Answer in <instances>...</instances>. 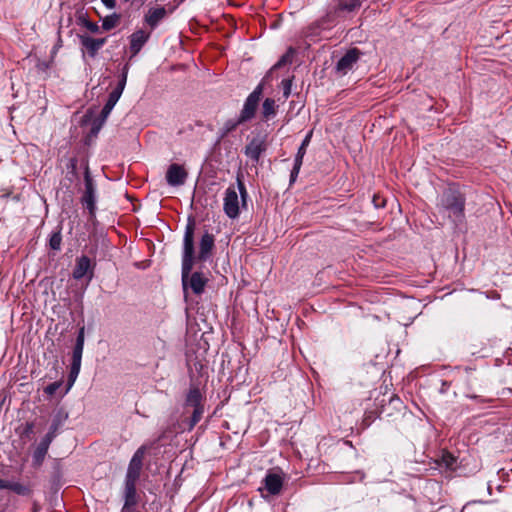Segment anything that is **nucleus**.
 <instances>
[{"mask_svg":"<svg viewBox=\"0 0 512 512\" xmlns=\"http://www.w3.org/2000/svg\"><path fill=\"white\" fill-rule=\"evenodd\" d=\"M441 462L447 469H454L456 466L457 459L451 453H443Z\"/></svg>","mask_w":512,"mask_h":512,"instance_id":"nucleus-33","label":"nucleus"},{"mask_svg":"<svg viewBox=\"0 0 512 512\" xmlns=\"http://www.w3.org/2000/svg\"><path fill=\"white\" fill-rule=\"evenodd\" d=\"M88 273H90L89 279H92L93 268L91 266V260L88 256L82 255L76 259V264L73 269L72 275L75 280H81Z\"/></svg>","mask_w":512,"mask_h":512,"instance_id":"nucleus-17","label":"nucleus"},{"mask_svg":"<svg viewBox=\"0 0 512 512\" xmlns=\"http://www.w3.org/2000/svg\"><path fill=\"white\" fill-rule=\"evenodd\" d=\"M263 92L262 83L258 84L256 88L248 95L246 98L243 108L240 112L241 120H245L246 122L251 120L256 112L258 107L261 95Z\"/></svg>","mask_w":512,"mask_h":512,"instance_id":"nucleus-7","label":"nucleus"},{"mask_svg":"<svg viewBox=\"0 0 512 512\" xmlns=\"http://www.w3.org/2000/svg\"><path fill=\"white\" fill-rule=\"evenodd\" d=\"M35 428L34 422H26L23 426V430L20 433L21 438H30V436L33 434Z\"/></svg>","mask_w":512,"mask_h":512,"instance_id":"nucleus-34","label":"nucleus"},{"mask_svg":"<svg viewBox=\"0 0 512 512\" xmlns=\"http://www.w3.org/2000/svg\"><path fill=\"white\" fill-rule=\"evenodd\" d=\"M129 64L126 63L123 68H122V71H121V74L119 76V80H118V83H117V86L112 90V93H116L117 96L121 97L124 89H125V86H126V83H127V76H128V72H129Z\"/></svg>","mask_w":512,"mask_h":512,"instance_id":"nucleus-28","label":"nucleus"},{"mask_svg":"<svg viewBox=\"0 0 512 512\" xmlns=\"http://www.w3.org/2000/svg\"><path fill=\"white\" fill-rule=\"evenodd\" d=\"M120 19L121 15L118 13L107 15L105 18H103L101 27L104 31H110L119 24Z\"/></svg>","mask_w":512,"mask_h":512,"instance_id":"nucleus-29","label":"nucleus"},{"mask_svg":"<svg viewBox=\"0 0 512 512\" xmlns=\"http://www.w3.org/2000/svg\"><path fill=\"white\" fill-rule=\"evenodd\" d=\"M66 419L67 414H63L62 412H58L57 414H55L52 418L48 432L42 437V439L52 443L53 440L58 435L59 430L63 426Z\"/></svg>","mask_w":512,"mask_h":512,"instance_id":"nucleus-19","label":"nucleus"},{"mask_svg":"<svg viewBox=\"0 0 512 512\" xmlns=\"http://www.w3.org/2000/svg\"><path fill=\"white\" fill-rule=\"evenodd\" d=\"M246 122L245 120H241V116L239 115V117L237 119H229L227 120L223 127H222V136H226L228 135L229 133H231L232 131H234L240 124Z\"/></svg>","mask_w":512,"mask_h":512,"instance_id":"nucleus-30","label":"nucleus"},{"mask_svg":"<svg viewBox=\"0 0 512 512\" xmlns=\"http://www.w3.org/2000/svg\"><path fill=\"white\" fill-rule=\"evenodd\" d=\"M195 227V219L190 216L183 236L181 281L184 293H187V290L191 289L195 295H201L205 291L208 278L201 271L192 272L194 264L196 263L194 247Z\"/></svg>","mask_w":512,"mask_h":512,"instance_id":"nucleus-1","label":"nucleus"},{"mask_svg":"<svg viewBox=\"0 0 512 512\" xmlns=\"http://www.w3.org/2000/svg\"><path fill=\"white\" fill-rule=\"evenodd\" d=\"M119 99L120 97L117 96L116 93L111 92L109 94L108 99L101 110L104 117H108L110 115L111 111L113 110L114 106L116 105Z\"/></svg>","mask_w":512,"mask_h":512,"instance_id":"nucleus-31","label":"nucleus"},{"mask_svg":"<svg viewBox=\"0 0 512 512\" xmlns=\"http://www.w3.org/2000/svg\"><path fill=\"white\" fill-rule=\"evenodd\" d=\"M150 33L143 29H138L129 36V50L131 53L130 58L139 54L144 45L148 42Z\"/></svg>","mask_w":512,"mask_h":512,"instance_id":"nucleus-14","label":"nucleus"},{"mask_svg":"<svg viewBox=\"0 0 512 512\" xmlns=\"http://www.w3.org/2000/svg\"><path fill=\"white\" fill-rule=\"evenodd\" d=\"M188 176L183 166L173 163L166 172V181L170 186H181L185 183Z\"/></svg>","mask_w":512,"mask_h":512,"instance_id":"nucleus-15","label":"nucleus"},{"mask_svg":"<svg viewBox=\"0 0 512 512\" xmlns=\"http://www.w3.org/2000/svg\"><path fill=\"white\" fill-rule=\"evenodd\" d=\"M262 118L266 121L272 119L276 115V102L272 98H266L262 104Z\"/></svg>","mask_w":512,"mask_h":512,"instance_id":"nucleus-26","label":"nucleus"},{"mask_svg":"<svg viewBox=\"0 0 512 512\" xmlns=\"http://www.w3.org/2000/svg\"><path fill=\"white\" fill-rule=\"evenodd\" d=\"M102 126L103 124H101V122L94 120L91 127V134L97 135L101 130Z\"/></svg>","mask_w":512,"mask_h":512,"instance_id":"nucleus-39","label":"nucleus"},{"mask_svg":"<svg viewBox=\"0 0 512 512\" xmlns=\"http://www.w3.org/2000/svg\"><path fill=\"white\" fill-rule=\"evenodd\" d=\"M215 249V236L208 230H205L199 241V251L195 255L196 261L206 262L213 256Z\"/></svg>","mask_w":512,"mask_h":512,"instance_id":"nucleus-8","label":"nucleus"},{"mask_svg":"<svg viewBox=\"0 0 512 512\" xmlns=\"http://www.w3.org/2000/svg\"><path fill=\"white\" fill-rule=\"evenodd\" d=\"M205 400V397L203 393L201 392L200 388L197 385L191 384L190 388L186 394L184 407L188 408H195L204 406L203 401Z\"/></svg>","mask_w":512,"mask_h":512,"instance_id":"nucleus-18","label":"nucleus"},{"mask_svg":"<svg viewBox=\"0 0 512 512\" xmlns=\"http://www.w3.org/2000/svg\"><path fill=\"white\" fill-rule=\"evenodd\" d=\"M372 202H373L375 208H382L385 206V200L377 195L373 196Z\"/></svg>","mask_w":512,"mask_h":512,"instance_id":"nucleus-38","label":"nucleus"},{"mask_svg":"<svg viewBox=\"0 0 512 512\" xmlns=\"http://www.w3.org/2000/svg\"><path fill=\"white\" fill-rule=\"evenodd\" d=\"M62 479V465L60 459H54L52 463V473L50 482L52 486L58 487L61 484Z\"/></svg>","mask_w":512,"mask_h":512,"instance_id":"nucleus-27","label":"nucleus"},{"mask_svg":"<svg viewBox=\"0 0 512 512\" xmlns=\"http://www.w3.org/2000/svg\"><path fill=\"white\" fill-rule=\"evenodd\" d=\"M334 6L333 11H331L327 16L329 17L331 13L338 14L339 12H353L356 9L360 8L362 1L361 0H333Z\"/></svg>","mask_w":512,"mask_h":512,"instance_id":"nucleus-22","label":"nucleus"},{"mask_svg":"<svg viewBox=\"0 0 512 512\" xmlns=\"http://www.w3.org/2000/svg\"><path fill=\"white\" fill-rule=\"evenodd\" d=\"M450 388V382L446 381V380H442L441 381V387L439 389V392L441 394H445Z\"/></svg>","mask_w":512,"mask_h":512,"instance_id":"nucleus-40","label":"nucleus"},{"mask_svg":"<svg viewBox=\"0 0 512 512\" xmlns=\"http://www.w3.org/2000/svg\"><path fill=\"white\" fill-rule=\"evenodd\" d=\"M123 499L124 504L120 512H128L136 510L135 507L138 504L139 496L137 494V484L124 483L123 487Z\"/></svg>","mask_w":512,"mask_h":512,"instance_id":"nucleus-13","label":"nucleus"},{"mask_svg":"<svg viewBox=\"0 0 512 512\" xmlns=\"http://www.w3.org/2000/svg\"><path fill=\"white\" fill-rule=\"evenodd\" d=\"M465 195L458 189H446L439 201V211L447 214L448 218L457 226L465 220Z\"/></svg>","mask_w":512,"mask_h":512,"instance_id":"nucleus-2","label":"nucleus"},{"mask_svg":"<svg viewBox=\"0 0 512 512\" xmlns=\"http://www.w3.org/2000/svg\"><path fill=\"white\" fill-rule=\"evenodd\" d=\"M71 168H72V171L74 172L76 169V159L71 160Z\"/></svg>","mask_w":512,"mask_h":512,"instance_id":"nucleus-43","label":"nucleus"},{"mask_svg":"<svg viewBox=\"0 0 512 512\" xmlns=\"http://www.w3.org/2000/svg\"><path fill=\"white\" fill-rule=\"evenodd\" d=\"M82 50L90 58H95L99 50L105 45L107 38H93L87 34L78 35Z\"/></svg>","mask_w":512,"mask_h":512,"instance_id":"nucleus-12","label":"nucleus"},{"mask_svg":"<svg viewBox=\"0 0 512 512\" xmlns=\"http://www.w3.org/2000/svg\"><path fill=\"white\" fill-rule=\"evenodd\" d=\"M266 136H255L245 146L244 154L254 163H258L261 155L266 151Z\"/></svg>","mask_w":512,"mask_h":512,"instance_id":"nucleus-9","label":"nucleus"},{"mask_svg":"<svg viewBox=\"0 0 512 512\" xmlns=\"http://www.w3.org/2000/svg\"><path fill=\"white\" fill-rule=\"evenodd\" d=\"M291 53H292V49H290L286 54H284L279 60L278 62L272 67L271 70H274V69H278L280 67H282L283 65L287 64L288 62L291 61Z\"/></svg>","mask_w":512,"mask_h":512,"instance_id":"nucleus-36","label":"nucleus"},{"mask_svg":"<svg viewBox=\"0 0 512 512\" xmlns=\"http://www.w3.org/2000/svg\"><path fill=\"white\" fill-rule=\"evenodd\" d=\"M312 134H313L312 131L308 132L307 135L302 140L300 147L298 148V151H297V153L295 155V159H294V165H293V168L290 173V184H293L299 175L301 166L303 164V158L306 154L307 147L310 144Z\"/></svg>","mask_w":512,"mask_h":512,"instance_id":"nucleus-11","label":"nucleus"},{"mask_svg":"<svg viewBox=\"0 0 512 512\" xmlns=\"http://www.w3.org/2000/svg\"><path fill=\"white\" fill-rule=\"evenodd\" d=\"M62 245V226L58 225L48 238V246L51 250L60 251Z\"/></svg>","mask_w":512,"mask_h":512,"instance_id":"nucleus-25","label":"nucleus"},{"mask_svg":"<svg viewBox=\"0 0 512 512\" xmlns=\"http://www.w3.org/2000/svg\"><path fill=\"white\" fill-rule=\"evenodd\" d=\"M264 485L271 495H278L283 487V479L279 474L268 473L264 478Z\"/></svg>","mask_w":512,"mask_h":512,"instance_id":"nucleus-21","label":"nucleus"},{"mask_svg":"<svg viewBox=\"0 0 512 512\" xmlns=\"http://www.w3.org/2000/svg\"><path fill=\"white\" fill-rule=\"evenodd\" d=\"M203 414H204V406H200V407H195L193 408V412H192V415L189 419V429H193L197 423L200 422V420L202 419L203 417Z\"/></svg>","mask_w":512,"mask_h":512,"instance_id":"nucleus-32","label":"nucleus"},{"mask_svg":"<svg viewBox=\"0 0 512 512\" xmlns=\"http://www.w3.org/2000/svg\"><path fill=\"white\" fill-rule=\"evenodd\" d=\"M237 190L240 194L242 207H246L248 192L245 183L240 176L237 177V189L234 185H230L226 190L223 198V211L230 219H236L240 215V205Z\"/></svg>","mask_w":512,"mask_h":512,"instance_id":"nucleus-3","label":"nucleus"},{"mask_svg":"<svg viewBox=\"0 0 512 512\" xmlns=\"http://www.w3.org/2000/svg\"><path fill=\"white\" fill-rule=\"evenodd\" d=\"M107 118H108V117H104V116H103V113L101 112V113H100V115L98 116V118H96L95 120H97V121L101 122V124H103V125H104V123L106 122Z\"/></svg>","mask_w":512,"mask_h":512,"instance_id":"nucleus-42","label":"nucleus"},{"mask_svg":"<svg viewBox=\"0 0 512 512\" xmlns=\"http://www.w3.org/2000/svg\"><path fill=\"white\" fill-rule=\"evenodd\" d=\"M62 386V381H55V382H52L50 383L49 385H47L44 389V392L49 395V396H52L56 393V391Z\"/></svg>","mask_w":512,"mask_h":512,"instance_id":"nucleus-35","label":"nucleus"},{"mask_svg":"<svg viewBox=\"0 0 512 512\" xmlns=\"http://www.w3.org/2000/svg\"><path fill=\"white\" fill-rule=\"evenodd\" d=\"M85 190L81 197L82 205L88 210L90 219L96 216V184L90 174L88 163L84 167Z\"/></svg>","mask_w":512,"mask_h":512,"instance_id":"nucleus-5","label":"nucleus"},{"mask_svg":"<svg viewBox=\"0 0 512 512\" xmlns=\"http://www.w3.org/2000/svg\"><path fill=\"white\" fill-rule=\"evenodd\" d=\"M360 50L352 48L348 50L336 63L335 71L340 75H346L353 69L361 56Z\"/></svg>","mask_w":512,"mask_h":512,"instance_id":"nucleus-10","label":"nucleus"},{"mask_svg":"<svg viewBox=\"0 0 512 512\" xmlns=\"http://www.w3.org/2000/svg\"><path fill=\"white\" fill-rule=\"evenodd\" d=\"M146 449V446L142 445L133 454L128 464L124 483H138L143 467V459L146 453Z\"/></svg>","mask_w":512,"mask_h":512,"instance_id":"nucleus-6","label":"nucleus"},{"mask_svg":"<svg viewBox=\"0 0 512 512\" xmlns=\"http://www.w3.org/2000/svg\"><path fill=\"white\" fill-rule=\"evenodd\" d=\"M50 445V442L44 439L40 440V442L38 443V445L36 446L32 453V466L34 468H40L43 465Z\"/></svg>","mask_w":512,"mask_h":512,"instance_id":"nucleus-20","label":"nucleus"},{"mask_svg":"<svg viewBox=\"0 0 512 512\" xmlns=\"http://www.w3.org/2000/svg\"><path fill=\"white\" fill-rule=\"evenodd\" d=\"M167 16V10L163 6L151 7L144 15V23L151 29H156Z\"/></svg>","mask_w":512,"mask_h":512,"instance_id":"nucleus-16","label":"nucleus"},{"mask_svg":"<svg viewBox=\"0 0 512 512\" xmlns=\"http://www.w3.org/2000/svg\"><path fill=\"white\" fill-rule=\"evenodd\" d=\"M76 23L79 26L85 27L91 33H99L100 32L99 25L95 22L90 21L87 17V13H85V12H82V11L77 12Z\"/></svg>","mask_w":512,"mask_h":512,"instance_id":"nucleus-24","label":"nucleus"},{"mask_svg":"<svg viewBox=\"0 0 512 512\" xmlns=\"http://www.w3.org/2000/svg\"><path fill=\"white\" fill-rule=\"evenodd\" d=\"M101 2L108 9H114L116 7V0H101Z\"/></svg>","mask_w":512,"mask_h":512,"instance_id":"nucleus-41","label":"nucleus"},{"mask_svg":"<svg viewBox=\"0 0 512 512\" xmlns=\"http://www.w3.org/2000/svg\"><path fill=\"white\" fill-rule=\"evenodd\" d=\"M468 397L471 398V399H478L479 398V396H477V395H468Z\"/></svg>","mask_w":512,"mask_h":512,"instance_id":"nucleus-44","label":"nucleus"},{"mask_svg":"<svg viewBox=\"0 0 512 512\" xmlns=\"http://www.w3.org/2000/svg\"><path fill=\"white\" fill-rule=\"evenodd\" d=\"M282 86H283V96L285 98H288L291 93L292 81L290 79H283Z\"/></svg>","mask_w":512,"mask_h":512,"instance_id":"nucleus-37","label":"nucleus"},{"mask_svg":"<svg viewBox=\"0 0 512 512\" xmlns=\"http://www.w3.org/2000/svg\"><path fill=\"white\" fill-rule=\"evenodd\" d=\"M84 342L85 326H81L78 330L76 341L73 347L70 371L67 380V388L64 394H66L71 389L80 373Z\"/></svg>","mask_w":512,"mask_h":512,"instance_id":"nucleus-4","label":"nucleus"},{"mask_svg":"<svg viewBox=\"0 0 512 512\" xmlns=\"http://www.w3.org/2000/svg\"><path fill=\"white\" fill-rule=\"evenodd\" d=\"M0 489H8L16 493L17 495L27 496L31 490L28 486L23 485L19 482L8 481L0 478Z\"/></svg>","mask_w":512,"mask_h":512,"instance_id":"nucleus-23","label":"nucleus"}]
</instances>
